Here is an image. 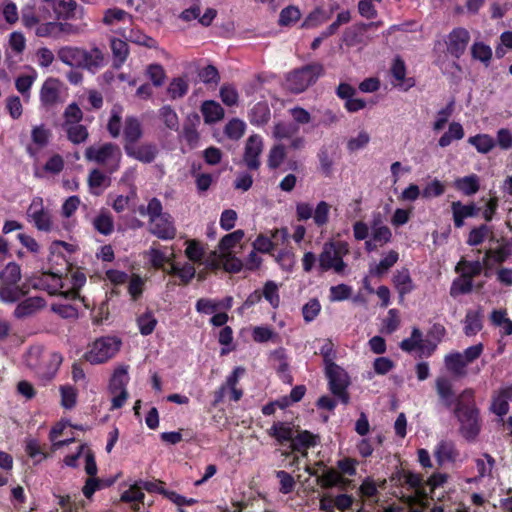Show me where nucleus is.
Returning <instances> with one entry per match:
<instances>
[{
  "label": "nucleus",
  "mask_w": 512,
  "mask_h": 512,
  "mask_svg": "<svg viewBox=\"0 0 512 512\" xmlns=\"http://www.w3.org/2000/svg\"><path fill=\"white\" fill-rule=\"evenodd\" d=\"M270 435L275 437L278 441H291L294 437V431L287 423L277 422L270 428Z\"/></svg>",
  "instance_id": "nucleus-51"
},
{
  "label": "nucleus",
  "mask_w": 512,
  "mask_h": 512,
  "mask_svg": "<svg viewBox=\"0 0 512 512\" xmlns=\"http://www.w3.org/2000/svg\"><path fill=\"white\" fill-rule=\"evenodd\" d=\"M40 17L45 20H58L57 0H42L38 6Z\"/></svg>",
  "instance_id": "nucleus-62"
},
{
  "label": "nucleus",
  "mask_w": 512,
  "mask_h": 512,
  "mask_svg": "<svg viewBox=\"0 0 512 512\" xmlns=\"http://www.w3.org/2000/svg\"><path fill=\"white\" fill-rule=\"evenodd\" d=\"M68 139L74 144H80L87 140L89 133L84 125L79 123L64 126Z\"/></svg>",
  "instance_id": "nucleus-46"
},
{
  "label": "nucleus",
  "mask_w": 512,
  "mask_h": 512,
  "mask_svg": "<svg viewBox=\"0 0 512 512\" xmlns=\"http://www.w3.org/2000/svg\"><path fill=\"white\" fill-rule=\"evenodd\" d=\"M21 269L15 262L8 263L0 273V283L19 284Z\"/></svg>",
  "instance_id": "nucleus-45"
},
{
  "label": "nucleus",
  "mask_w": 512,
  "mask_h": 512,
  "mask_svg": "<svg viewBox=\"0 0 512 512\" xmlns=\"http://www.w3.org/2000/svg\"><path fill=\"white\" fill-rule=\"evenodd\" d=\"M263 150V140L259 135H251L245 145L244 161L251 170L258 169L260 162L259 156Z\"/></svg>",
  "instance_id": "nucleus-14"
},
{
  "label": "nucleus",
  "mask_w": 512,
  "mask_h": 512,
  "mask_svg": "<svg viewBox=\"0 0 512 512\" xmlns=\"http://www.w3.org/2000/svg\"><path fill=\"white\" fill-rule=\"evenodd\" d=\"M125 144H136L142 136V128L138 119L129 117L125 121L124 126Z\"/></svg>",
  "instance_id": "nucleus-36"
},
{
  "label": "nucleus",
  "mask_w": 512,
  "mask_h": 512,
  "mask_svg": "<svg viewBox=\"0 0 512 512\" xmlns=\"http://www.w3.org/2000/svg\"><path fill=\"white\" fill-rule=\"evenodd\" d=\"M131 15L120 8H109L104 12L103 23L107 26L114 25L116 23L131 22Z\"/></svg>",
  "instance_id": "nucleus-43"
},
{
  "label": "nucleus",
  "mask_w": 512,
  "mask_h": 512,
  "mask_svg": "<svg viewBox=\"0 0 512 512\" xmlns=\"http://www.w3.org/2000/svg\"><path fill=\"white\" fill-rule=\"evenodd\" d=\"M399 255L396 251H389L379 263L371 264L369 268V273L372 276L380 277L387 273V271L395 265L398 261Z\"/></svg>",
  "instance_id": "nucleus-27"
},
{
  "label": "nucleus",
  "mask_w": 512,
  "mask_h": 512,
  "mask_svg": "<svg viewBox=\"0 0 512 512\" xmlns=\"http://www.w3.org/2000/svg\"><path fill=\"white\" fill-rule=\"evenodd\" d=\"M301 17L300 10L296 6H288L284 8L279 15L280 26H291Z\"/></svg>",
  "instance_id": "nucleus-59"
},
{
  "label": "nucleus",
  "mask_w": 512,
  "mask_h": 512,
  "mask_svg": "<svg viewBox=\"0 0 512 512\" xmlns=\"http://www.w3.org/2000/svg\"><path fill=\"white\" fill-rule=\"evenodd\" d=\"M262 297H264L273 308H278L280 304L278 285L274 281H267L263 287Z\"/></svg>",
  "instance_id": "nucleus-52"
},
{
  "label": "nucleus",
  "mask_w": 512,
  "mask_h": 512,
  "mask_svg": "<svg viewBox=\"0 0 512 512\" xmlns=\"http://www.w3.org/2000/svg\"><path fill=\"white\" fill-rule=\"evenodd\" d=\"M349 252L346 242H328L325 243L322 252L319 255V268L321 271L333 270L337 274H344L346 263L343 256Z\"/></svg>",
  "instance_id": "nucleus-5"
},
{
  "label": "nucleus",
  "mask_w": 512,
  "mask_h": 512,
  "mask_svg": "<svg viewBox=\"0 0 512 512\" xmlns=\"http://www.w3.org/2000/svg\"><path fill=\"white\" fill-rule=\"evenodd\" d=\"M512 255V239L504 240L497 248L489 249L485 253L484 262L493 260L495 263H502Z\"/></svg>",
  "instance_id": "nucleus-26"
},
{
  "label": "nucleus",
  "mask_w": 512,
  "mask_h": 512,
  "mask_svg": "<svg viewBox=\"0 0 512 512\" xmlns=\"http://www.w3.org/2000/svg\"><path fill=\"white\" fill-rule=\"evenodd\" d=\"M436 391L441 402L447 407L456 406L457 399L453 392L452 382L446 377H438L436 379Z\"/></svg>",
  "instance_id": "nucleus-21"
},
{
  "label": "nucleus",
  "mask_w": 512,
  "mask_h": 512,
  "mask_svg": "<svg viewBox=\"0 0 512 512\" xmlns=\"http://www.w3.org/2000/svg\"><path fill=\"white\" fill-rule=\"evenodd\" d=\"M201 112L206 123L218 122L224 116L223 108L215 101H205L202 104Z\"/></svg>",
  "instance_id": "nucleus-37"
},
{
  "label": "nucleus",
  "mask_w": 512,
  "mask_h": 512,
  "mask_svg": "<svg viewBox=\"0 0 512 512\" xmlns=\"http://www.w3.org/2000/svg\"><path fill=\"white\" fill-rule=\"evenodd\" d=\"M468 143L476 148L479 153L487 154L489 153L495 146V140L488 134H477L475 136H471L468 139Z\"/></svg>",
  "instance_id": "nucleus-41"
},
{
  "label": "nucleus",
  "mask_w": 512,
  "mask_h": 512,
  "mask_svg": "<svg viewBox=\"0 0 512 512\" xmlns=\"http://www.w3.org/2000/svg\"><path fill=\"white\" fill-rule=\"evenodd\" d=\"M469 32L463 28L454 29L447 39V50L456 58H459L469 43Z\"/></svg>",
  "instance_id": "nucleus-15"
},
{
  "label": "nucleus",
  "mask_w": 512,
  "mask_h": 512,
  "mask_svg": "<svg viewBox=\"0 0 512 512\" xmlns=\"http://www.w3.org/2000/svg\"><path fill=\"white\" fill-rule=\"evenodd\" d=\"M244 236V231L238 229L222 237L218 244L216 251L218 259L228 272L237 273L243 268V262L235 256V253L238 248H242Z\"/></svg>",
  "instance_id": "nucleus-3"
},
{
  "label": "nucleus",
  "mask_w": 512,
  "mask_h": 512,
  "mask_svg": "<svg viewBox=\"0 0 512 512\" xmlns=\"http://www.w3.org/2000/svg\"><path fill=\"white\" fill-rule=\"evenodd\" d=\"M464 135L463 126L459 122L453 121L449 123L448 130L439 138L438 145L445 148L453 141L461 140Z\"/></svg>",
  "instance_id": "nucleus-32"
},
{
  "label": "nucleus",
  "mask_w": 512,
  "mask_h": 512,
  "mask_svg": "<svg viewBox=\"0 0 512 512\" xmlns=\"http://www.w3.org/2000/svg\"><path fill=\"white\" fill-rule=\"evenodd\" d=\"M105 62V57L103 52L99 48H92L89 50L84 49L83 55V68H86L90 71H96L103 67Z\"/></svg>",
  "instance_id": "nucleus-28"
},
{
  "label": "nucleus",
  "mask_w": 512,
  "mask_h": 512,
  "mask_svg": "<svg viewBox=\"0 0 512 512\" xmlns=\"http://www.w3.org/2000/svg\"><path fill=\"white\" fill-rule=\"evenodd\" d=\"M322 73L323 67L320 64L303 67L287 76L285 86L293 93H301L313 84Z\"/></svg>",
  "instance_id": "nucleus-9"
},
{
  "label": "nucleus",
  "mask_w": 512,
  "mask_h": 512,
  "mask_svg": "<svg viewBox=\"0 0 512 512\" xmlns=\"http://www.w3.org/2000/svg\"><path fill=\"white\" fill-rule=\"evenodd\" d=\"M110 46L116 67H120L129 55V48L125 40L113 37Z\"/></svg>",
  "instance_id": "nucleus-38"
},
{
  "label": "nucleus",
  "mask_w": 512,
  "mask_h": 512,
  "mask_svg": "<svg viewBox=\"0 0 512 512\" xmlns=\"http://www.w3.org/2000/svg\"><path fill=\"white\" fill-rule=\"evenodd\" d=\"M490 232V228L484 224L473 228L468 235L467 244L470 246L480 245Z\"/></svg>",
  "instance_id": "nucleus-63"
},
{
  "label": "nucleus",
  "mask_w": 512,
  "mask_h": 512,
  "mask_svg": "<svg viewBox=\"0 0 512 512\" xmlns=\"http://www.w3.org/2000/svg\"><path fill=\"white\" fill-rule=\"evenodd\" d=\"M456 271L465 277L472 279L474 276L479 275L482 271V263L479 261H466L461 260L456 265Z\"/></svg>",
  "instance_id": "nucleus-50"
},
{
  "label": "nucleus",
  "mask_w": 512,
  "mask_h": 512,
  "mask_svg": "<svg viewBox=\"0 0 512 512\" xmlns=\"http://www.w3.org/2000/svg\"><path fill=\"white\" fill-rule=\"evenodd\" d=\"M453 102H450L445 108L439 110L435 115V120L432 124V129L434 132L441 131L449 121L453 113Z\"/></svg>",
  "instance_id": "nucleus-55"
},
{
  "label": "nucleus",
  "mask_w": 512,
  "mask_h": 512,
  "mask_svg": "<svg viewBox=\"0 0 512 512\" xmlns=\"http://www.w3.org/2000/svg\"><path fill=\"white\" fill-rule=\"evenodd\" d=\"M63 84L56 78H48L40 89V101L43 106L51 107L61 101Z\"/></svg>",
  "instance_id": "nucleus-13"
},
{
  "label": "nucleus",
  "mask_w": 512,
  "mask_h": 512,
  "mask_svg": "<svg viewBox=\"0 0 512 512\" xmlns=\"http://www.w3.org/2000/svg\"><path fill=\"white\" fill-rule=\"evenodd\" d=\"M46 305L45 300L42 297L34 296L29 297L22 302H20L15 310H14V316L16 318H25L28 316H31L35 314L36 312L40 311L42 308H44Z\"/></svg>",
  "instance_id": "nucleus-19"
},
{
  "label": "nucleus",
  "mask_w": 512,
  "mask_h": 512,
  "mask_svg": "<svg viewBox=\"0 0 512 512\" xmlns=\"http://www.w3.org/2000/svg\"><path fill=\"white\" fill-rule=\"evenodd\" d=\"M129 382L128 366H118L110 380V390L112 394H116L117 391L126 390V386Z\"/></svg>",
  "instance_id": "nucleus-31"
},
{
  "label": "nucleus",
  "mask_w": 512,
  "mask_h": 512,
  "mask_svg": "<svg viewBox=\"0 0 512 512\" xmlns=\"http://www.w3.org/2000/svg\"><path fill=\"white\" fill-rule=\"evenodd\" d=\"M405 482L408 484L411 488H414L416 490V498L419 503L423 504L424 500L426 499V491L425 486L423 485V479L420 475L415 473H407L405 474Z\"/></svg>",
  "instance_id": "nucleus-47"
},
{
  "label": "nucleus",
  "mask_w": 512,
  "mask_h": 512,
  "mask_svg": "<svg viewBox=\"0 0 512 512\" xmlns=\"http://www.w3.org/2000/svg\"><path fill=\"white\" fill-rule=\"evenodd\" d=\"M321 304L318 299L312 298L302 307L303 319L306 323L314 321L320 314Z\"/></svg>",
  "instance_id": "nucleus-60"
},
{
  "label": "nucleus",
  "mask_w": 512,
  "mask_h": 512,
  "mask_svg": "<svg viewBox=\"0 0 512 512\" xmlns=\"http://www.w3.org/2000/svg\"><path fill=\"white\" fill-rule=\"evenodd\" d=\"M64 31V25L56 20L39 23L35 28V34L39 37L58 38Z\"/></svg>",
  "instance_id": "nucleus-35"
},
{
  "label": "nucleus",
  "mask_w": 512,
  "mask_h": 512,
  "mask_svg": "<svg viewBox=\"0 0 512 512\" xmlns=\"http://www.w3.org/2000/svg\"><path fill=\"white\" fill-rule=\"evenodd\" d=\"M124 149L128 156L135 158L143 163H151L157 154L156 147L151 144H125Z\"/></svg>",
  "instance_id": "nucleus-16"
},
{
  "label": "nucleus",
  "mask_w": 512,
  "mask_h": 512,
  "mask_svg": "<svg viewBox=\"0 0 512 512\" xmlns=\"http://www.w3.org/2000/svg\"><path fill=\"white\" fill-rule=\"evenodd\" d=\"M157 325V319L154 313L146 310L144 313L137 317V326L142 335H150Z\"/></svg>",
  "instance_id": "nucleus-44"
},
{
  "label": "nucleus",
  "mask_w": 512,
  "mask_h": 512,
  "mask_svg": "<svg viewBox=\"0 0 512 512\" xmlns=\"http://www.w3.org/2000/svg\"><path fill=\"white\" fill-rule=\"evenodd\" d=\"M475 392L467 388L457 397L454 409L461 424V432L467 439L475 438L480 431L479 412L474 403Z\"/></svg>",
  "instance_id": "nucleus-1"
},
{
  "label": "nucleus",
  "mask_w": 512,
  "mask_h": 512,
  "mask_svg": "<svg viewBox=\"0 0 512 512\" xmlns=\"http://www.w3.org/2000/svg\"><path fill=\"white\" fill-rule=\"evenodd\" d=\"M451 210L454 225L457 228H461L464 225L466 218L474 217L478 213V208L474 204L464 205L460 201L452 202Z\"/></svg>",
  "instance_id": "nucleus-20"
},
{
  "label": "nucleus",
  "mask_w": 512,
  "mask_h": 512,
  "mask_svg": "<svg viewBox=\"0 0 512 512\" xmlns=\"http://www.w3.org/2000/svg\"><path fill=\"white\" fill-rule=\"evenodd\" d=\"M84 49L78 47H63L58 51L59 59L71 67L83 66Z\"/></svg>",
  "instance_id": "nucleus-22"
},
{
  "label": "nucleus",
  "mask_w": 512,
  "mask_h": 512,
  "mask_svg": "<svg viewBox=\"0 0 512 512\" xmlns=\"http://www.w3.org/2000/svg\"><path fill=\"white\" fill-rule=\"evenodd\" d=\"M244 373L245 369L243 367L234 368L233 372L226 378V382L223 385L225 386V389L230 390L231 399L233 401H239L243 395L242 390L237 388V384Z\"/></svg>",
  "instance_id": "nucleus-34"
},
{
  "label": "nucleus",
  "mask_w": 512,
  "mask_h": 512,
  "mask_svg": "<svg viewBox=\"0 0 512 512\" xmlns=\"http://www.w3.org/2000/svg\"><path fill=\"white\" fill-rule=\"evenodd\" d=\"M25 451L36 463L43 461L47 457L36 439H27Z\"/></svg>",
  "instance_id": "nucleus-64"
},
{
  "label": "nucleus",
  "mask_w": 512,
  "mask_h": 512,
  "mask_svg": "<svg viewBox=\"0 0 512 512\" xmlns=\"http://www.w3.org/2000/svg\"><path fill=\"white\" fill-rule=\"evenodd\" d=\"M325 372L331 392L347 403L348 397L345 395V389L349 383L347 373L334 362L325 366Z\"/></svg>",
  "instance_id": "nucleus-11"
},
{
  "label": "nucleus",
  "mask_w": 512,
  "mask_h": 512,
  "mask_svg": "<svg viewBox=\"0 0 512 512\" xmlns=\"http://www.w3.org/2000/svg\"><path fill=\"white\" fill-rule=\"evenodd\" d=\"M188 81L183 77L174 78L168 85L167 92L171 99L184 97L188 92Z\"/></svg>",
  "instance_id": "nucleus-48"
},
{
  "label": "nucleus",
  "mask_w": 512,
  "mask_h": 512,
  "mask_svg": "<svg viewBox=\"0 0 512 512\" xmlns=\"http://www.w3.org/2000/svg\"><path fill=\"white\" fill-rule=\"evenodd\" d=\"M392 283L401 299L415 289V283L407 268L397 270L392 277Z\"/></svg>",
  "instance_id": "nucleus-17"
},
{
  "label": "nucleus",
  "mask_w": 512,
  "mask_h": 512,
  "mask_svg": "<svg viewBox=\"0 0 512 512\" xmlns=\"http://www.w3.org/2000/svg\"><path fill=\"white\" fill-rule=\"evenodd\" d=\"M29 222L44 232H51L54 229L50 212L44 207L42 198L36 197L32 200L27 210Z\"/></svg>",
  "instance_id": "nucleus-10"
},
{
  "label": "nucleus",
  "mask_w": 512,
  "mask_h": 512,
  "mask_svg": "<svg viewBox=\"0 0 512 512\" xmlns=\"http://www.w3.org/2000/svg\"><path fill=\"white\" fill-rule=\"evenodd\" d=\"M139 213L149 217V231L161 240H171L176 236V227L170 214L163 212L162 203L152 198L146 207L141 206Z\"/></svg>",
  "instance_id": "nucleus-2"
},
{
  "label": "nucleus",
  "mask_w": 512,
  "mask_h": 512,
  "mask_svg": "<svg viewBox=\"0 0 512 512\" xmlns=\"http://www.w3.org/2000/svg\"><path fill=\"white\" fill-rule=\"evenodd\" d=\"M117 33L123 36L125 40L135 43L137 45L145 46L148 48L157 47V42L139 29L131 28L128 32H126L125 29H121L117 31Z\"/></svg>",
  "instance_id": "nucleus-23"
},
{
  "label": "nucleus",
  "mask_w": 512,
  "mask_h": 512,
  "mask_svg": "<svg viewBox=\"0 0 512 512\" xmlns=\"http://www.w3.org/2000/svg\"><path fill=\"white\" fill-rule=\"evenodd\" d=\"M51 133L44 125H38L33 127L31 131V139L34 145L38 148L45 147L50 139Z\"/></svg>",
  "instance_id": "nucleus-57"
},
{
  "label": "nucleus",
  "mask_w": 512,
  "mask_h": 512,
  "mask_svg": "<svg viewBox=\"0 0 512 512\" xmlns=\"http://www.w3.org/2000/svg\"><path fill=\"white\" fill-rule=\"evenodd\" d=\"M26 364L43 378L52 379L62 363V357L55 352H45L40 347H32L26 355Z\"/></svg>",
  "instance_id": "nucleus-4"
},
{
  "label": "nucleus",
  "mask_w": 512,
  "mask_h": 512,
  "mask_svg": "<svg viewBox=\"0 0 512 512\" xmlns=\"http://www.w3.org/2000/svg\"><path fill=\"white\" fill-rule=\"evenodd\" d=\"M250 122L253 125L261 126L270 119V109L266 102H258L253 106L249 114Z\"/></svg>",
  "instance_id": "nucleus-39"
},
{
  "label": "nucleus",
  "mask_w": 512,
  "mask_h": 512,
  "mask_svg": "<svg viewBox=\"0 0 512 512\" xmlns=\"http://www.w3.org/2000/svg\"><path fill=\"white\" fill-rule=\"evenodd\" d=\"M67 426V423L59 422L50 431L49 438L52 442V446L54 449H59L73 441V438H66L63 440L58 439L62 435L63 431L67 428Z\"/></svg>",
  "instance_id": "nucleus-53"
},
{
  "label": "nucleus",
  "mask_w": 512,
  "mask_h": 512,
  "mask_svg": "<svg viewBox=\"0 0 512 512\" xmlns=\"http://www.w3.org/2000/svg\"><path fill=\"white\" fill-rule=\"evenodd\" d=\"M122 153L120 148L112 143L89 146L85 150V158L104 166L109 173L118 170Z\"/></svg>",
  "instance_id": "nucleus-7"
},
{
  "label": "nucleus",
  "mask_w": 512,
  "mask_h": 512,
  "mask_svg": "<svg viewBox=\"0 0 512 512\" xmlns=\"http://www.w3.org/2000/svg\"><path fill=\"white\" fill-rule=\"evenodd\" d=\"M391 72L395 80L398 82L397 85L402 87L404 90H407L414 85V82H408L405 84L406 67L405 63L400 58H396L394 60Z\"/></svg>",
  "instance_id": "nucleus-49"
},
{
  "label": "nucleus",
  "mask_w": 512,
  "mask_h": 512,
  "mask_svg": "<svg viewBox=\"0 0 512 512\" xmlns=\"http://www.w3.org/2000/svg\"><path fill=\"white\" fill-rule=\"evenodd\" d=\"M185 255L190 261L201 263L204 257V249L198 241L187 240Z\"/></svg>",
  "instance_id": "nucleus-56"
},
{
  "label": "nucleus",
  "mask_w": 512,
  "mask_h": 512,
  "mask_svg": "<svg viewBox=\"0 0 512 512\" xmlns=\"http://www.w3.org/2000/svg\"><path fill=\"white\" fill-rule=\"evenodd\" d=\"M37 79V72L31 70L27 74L19 75L15 79V87L17 91L23 96L25 101H29L31 96V87Z\"/></svg>",
  "instance_id": "nucleus-29"
},
{
  "label": "nucleus",
  "mask_w": 512,
  "mask_h": 512,
  "mask_svg": "<svg viewBox=\"0 0 512 512\" xmlns=\"http://www.w3.org/2000/svg\"><path fill=\"white\" fill-rule=\"evenodd\" d=\"M458 453L452 442L441 441L435 450V457L440 465L456 460Z\"/></svg>",
  "instance_id": "nucleus-30"
},
{
  "label": "nucleus",
  "mask_w": 512,
  "mask_h": 512,
  "mask_svg": "<svg viewBox=\"0 0 512 512\" xmlns=\"http://www.w3.org/2000/svg\"><path fill=\"white\" fill-rule=\"evenodd\" d=\"M159 117L168 129L175 131L178 130L179 119L174 109H172L170 106L165 105L160 108Z\"/></svg>",
  "instance_id": "nucleus-54"
},
{
  "label": "nucleus",
  "mask_w": 512,
  "mask_h": 512,
  "mask_svg": "<svg viewBox=\"0 0 512 512\" xmlns=\"http://www.w3.org/2000/svg\"><path fill=\"white\" fill-rule=\"evenodd\" d=\"M31 285L35 289H41L47 291L50 295L61 294L65 286L60 275L50 272H44L40 276L32 280Z\"/></svg>",
  "instance_id": "nucleus-12"
},
{
  "label": "nucleus",
  "mask_w": 512,
  "mask_h": 512,
  "mask_svg": "<svg viewBox=\"0 0 512 512\" xmlns=\"http://www.w3.org/2000/svg\"><path fill=\"white\" fill-rule=\"evenodd\" d=\"M512 399V387L507 386L499 389L492 397L491 411L498 415L504 416L509 411V401Z\"/></svg>",
  "instance_id": "nucleus-18"
},
{
  "label": "nucleus",
  "mask_w": 512,
  "mask_h": 512,
  "mask_svg": "<svg viewBox=\"0 0 512 512\" xmlns=\"http://www.w3.org/2000/svg\"><path fill=\"white\" fill-rule=\"evenodd\" d=\"M315 445V437L308 431L300 432L294 436L291 442L292 450L301 452L302 456H306L305 450Z\"/></svg>",
  "instance_id": "nucleus-42"
},
{
  "label": "nucleus",
  "mask_w": 512,
  "mask_h": 512,
  "mask_svg": "<svg viewBox=\"0 0 512 512\" xmlns=\"http://www.w3.org/2000/svg\"><path fill=\"white\" fill-rule=\"evenodd\" d=\"M121 345L122 342L117 337H100L88 346L84 358L93 365L105 363L119 352Z\"/></svg>",
  "instance_id": "nucleus-6"
},
{
  "label": "nucleus",
  "mask_w": 512,
  "mask_h": 512,
  "mask_svg": "<svg viewBox=\"0 0 512 512\" xmlns=\"http://www.w3.org/2000/svg\"><path fill=\"white\" fill-rule=\"evenodd\" d=\"M26 293L24 285L0 283V300L3 303H14Z\"/></svg>",
  "instance_id": "nucleus-25"
},
{
  "label": "nucleus",
  "mask_w": 512,
  "mask_h": 512,
  "mask_svg": "<svg viewBox=\"0 0 512 512\" xmlns=\"http://www.w3.org/2000/svg\"><path fill=\"white\" fill-rule=\"evenodd\" d=\"M348 482L349 481L346 480L341 473L332 468L325 470L319 478V483L324 488L345 486Z\"/></svg>",
  "instance_id": "nucleus-40"
},
{
  "label": "nucleus",
  "mask_w": 512,
  "mask_h": 512,
  "mask_svg": "<svg viewBox=\"0 0 512 512\" xmlns=\"http://www.w3.org/2000/svg\"><path fill=\"white\" fill-rule=\"evenodd\" d=\"M483 349V345L478 343L468 347L463 353L454 352L446 355L444 363L447 370L455 376H465L466 367L480 357Z\"/></svg>",
  "instance_id": "nucleus-8"
},
{
  "label": "nucleus",
  "mask_w": 512,
  "mask_h": 512,
  "mask_svg": "<svg viewBox=\"0 0 512 512\" xmlns=\"http://www.w3.org/2000/svg\"><path fill=\"white\" fill-rule=\"evenodd\" d=\"M472 279L461 275L455 279L450 288V294L452 297H456L461 294L469 293L472 290Z\"/></svg>",
  "instance_id": "nucleus-58"
},
{
  "label": "nucleus",
  "mask_w": 512,
  "mask_h": 512,
  "mask_svg": "<svg viewBox=\"0 0 512 512\" xmlns=\"http://www.w3.org/2000/svg\"><path fill=\"white\" fill-rule=\"evenodd\" d=\"M454 187L464 195L471 196L479 191L480 179L476 174L460 177L454 181Z\"/></svg>",
  "instance_id": "nucleus-24"
},
{
  "label": "nucleus",
  "mask_w": 512,
  "mask_h": 512,
  "mask_svg": "<svg viewBox=\"0 0 512 512\" xmlns=\"http://www.w3.org/2000/svg\"><path fill=\"white\" fill-rule=\"evenodd\" d=\"M89 187L95 195H100L110 184L109 177L98 169L90 172L88 177Z\"/></svg>",
  "instance_id": "nucleus-33"
},
{
  "label": "nucleus",
  "mask_w": 512,
  "mask_h": 512,
  "mask_svg": "<svg viewBox=\"0 0 512 512\" xmlns=\"http://www.w3.org/2000/svg\"><path fill=\"white\" fill-rule=\"evenodd\" d=\"M423 334L418 328H413L411 336L402 340L400 348L408 353L417 351L420 342L422 341Z\"/></svg>",
  "instance_id": "nucleus-61"
}]
</instances>
